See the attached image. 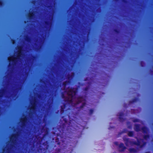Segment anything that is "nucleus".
I'll return each mask as SVG.
<instances>
[{
	"label": "nucleus",
	"mask_w": 153,
	"mask_h": 153,
	"mask_svg": "<svg viewBox=\"0 0 153 153\" xmlns=\"http://www.w3.org/2000/svg\"><path fill=\"white\" fill-rule=\"evenodd\" d=\"M65 123H63L58 126L57 129L59 131V133L56 134L57 138L56 139L55 143L59 147L54 150L52 153H61V151L66 149L69 145L70 142L67 141L68 140H70L69 137L65 136L66 135V133H69L71 134L74 133V131L76 132H80V135L78 137V138L81 137L82 131L80 129L79 126H75V128L71 124V121L68 124L67 123V120L64 118L63 119Z\"/></svg>",
	"instance_id": "1"
},
{
	"label": "nucleus",
	"mask_w": 153,
	"mask_h": 153,
	"mask_svg": "<svg viewBox=\"0 0 153 153\" xmlns=\"http://www.w3.org/2000/svg\"><path fill=\"white\" fill-rule=\"evenodd\" d=\"M23 47L22 46H19L17 47V53L16 56L15 57L13 56L10 57V59H8V60L9 62H12L13 63L15 64L18 60L20 59V58L22 57V55Z\"/></svg>",
	"instance_id": "2"
},
{
	"label": "nucleus",
	"mask_w": 153,
	"mask_h": 153,
	"mask_svg": "<svg viewBox=\"0 0 153 153\" xmlns=\"http://www.w3.org/2000/svg\"><path fill=\"white\" fill-rule=\"evenodd\" d=\"M42 144L44 147V148H43L41 145L39 146L37 149V151L39 153H45V152L49 148V145L48 140H46L45 142L43 143Z\"/></svg>",
	"instance_id": "3"
},
{
	"label": "nucleus",
	"mask_w": 153,
	"mask_h": 153,
	"mask_svg": "<svg viewBox=\"0 0 153 153\" xmlns=\"http://www.w3.org/2000/svg\"><path fill=\"white\" fill-rule=\"evenodd\" d=\"M137 142L135 141H130L129 143L131 145H135L140 147V148H142L144 147L146 144V143L144 141V140L143 139H138L137 137Z\"/></svg>",
	"instance_id": "4"
},
{
	"label": "nucleus",
	"mask_w": 153,
	"mask_h": 153,
	"mask_svg": "<svg viewBox=\"0 0 153 153\" xmlns=\"http://www.w3.org/2000/svg\"><path fill=\"white\" fill-rule=\"evenodd\" d=\"M78 91V88L71 87L67 91V94L68 95L70 96L71 98L73 99L76 95Z\"/></svg>",
	"instance_id": "5"
},
{
	"label": "nucleus",
	"mask_w": 153,
	"mask_h": 153,
	"mask_svg": "<svg viewBox=\"0 0 153 153\" xmlns=\"http://www.w3.org/2000/svg\"><path fill=\"white\" fill-rule=\"evenodd\" d=\"M77 100L76 104H79L83 101H85V100L83 96H79L77 97Z\"/></svg>",
	"instance_id": "6"
},
{
	"label": "nucleus",
	"mask_w": 153,
	"mask_h": 153,
	"mask_svg": "<svg viewBox=\"0 0 153 153\" xmlns=\"http://www.w3.org/2000/svg\"><path fill=\"white\" fill-rule=\"evenodd\" d=\"M119 147V151L120 152H124L126 148V147L124 146V144L122 143H120Z\"/></svg>",
	"instance_id": "7"
},
{
	"label": "nucleus",
	"mask_w": 153,
	"mask_h": 153,
	"mask_svg": "<svg viewBox=\"0 0 153 153\" xmlns=\"http://www.w3.org/2000/svg\"><path fill=\"white\" fill-rule=\"evenodd\" d=\"M37 101L36 99H34L33 100V102L32 104V106L30 108V110H32L34 111L35 110L36 108V103Z\"/></svg>",
	"instance_id": "8"
},
{
	"label": "nucleus",
	"mask_w": 153,
	"mask_h": 153,
	"mask_svg": "<svg viewBox=\"0 0 153 153\" xmlns=\"http://www.w3.org/2000/svg\"><path fill=\"white\" fill-rule=\"evenodd\" d=\"M27 120V117L26 116L21 119V122L23 126H25Z\"/></svg>",
	"instance_id": "9"
},
{
	"label": "nucleus",
	"mask_w": 153,
	"mask_h": 153,
	"mask_svg": "<svg viewBox=\"0 0 153 153\" xmlns=\"http://www.w3.org/2000/svg\"><path fill=\"white\" fill-rule=\"evenodd\" d=\"M144 134H148L149 132V129L146 126H143L141 128V130Z\"/></svg>",
	"instance_id": "10"
},
{
	"label": "nucleus",
	"mask_w": 153,
	"mask_h": 153,
	"mask_svg": "<svg viewBox=\"0 0 153 153\" xmlns=\"http://www.w3.org/2000/svg\"><path fill=\"white\" fill-rule=\"evenodd\" d=\"M124 115V113L123 112H121L119 114V115H117L119 116V120L121 122H123L125 120V119L123 117Z\"/></svg>",
	"instance_id": "11"
},
{
	"label": "nucleus",
	"mask_w": 153,
	"mask_h": 153,
	"mask_svg": "<svg viewBox=\"0 0 153 153\" xmlns=\"http://www.w3.org/2000/svg\"><path fill=\"white\" fill-rule=\"evenodd\" d=\"M134 130L137 132L140 131L141 129L140 128V125L139 124H135L134 125Z\"/></svg>",
	"instance_id": "12"
},
{
	"label": "nucleus",
	"mask_w": 153,
	"mask_h": 153,
	"mask_svg": "<svg viewBox=\"0 0 153 153\" xmlns=\"http://www.w3.org/2000/svg\"><path fill=\"white\" fill-rule=\"evenodd\" d=\"M16 134H12L10 137V139L11 140H12V142L13 143H14V141H15V140H14V139L16 138Z\"/></svg>",
	"instance_id": "13"
},
{
	"label": "nucleus",
	"mask_w": 153,
	"mask_h": 153,
	"mask_svg": "<svg viewBox=\"0 0 153 153\" xmlns=\"http://www.w3.org/2000/svg\"><path fill=\"white\" fill-rule=\"evenodd\" d=\"M34 16V14L33 12H30L28 15V17L30 19H32Z\"/></svg>",
	"instance_id": "14"
},
{
	"label": "nucleus",
	"mask_w": 153,
	"mask_h": 153,
	"mask_svg": "<svg viewBox=\"0 0 153 153\" xmlns=\"http://www.w3.org/2000/svg\"><path fill=\"white\" fill-rule=\"evenodd\" d=\"M66 107V104L65 103L64 104L63 106H61L60 109V113L61 114H62L64 113L65 112V108Z\"/></svg>",
	"instance_id": "15"
},
{
	"label": "nucleus",
	"mask_w": 153,
	"mask_h": 153,
	"mask_svg": "<svg viewBox=\"0 0 153 153\" xmlns=\"http://www.w3.org/2000/svg\"><path fill=\"white\" fill-rule=\"evenodd\" d=\"M123 141L125 142L126 145L127 146L130 141H129V139L128 138H124L123 139Z\"/></svg>",
	"instance_id": "16"
},
{
	"label": "nucleus",
	"mask_w": 153,
	"mask_h": 153,
	"mask_svg": "<svg viewBox=\"0 0 153 153\" xmlns=\"http://www.w3.org/2000/svg\"><path fill=\"white\" fill-rule=\"evenodd\" d=\"M130 137H133L134 135V132L132 131H129L127 134Z\"/></svg>",
	"instance_id": "17"
},
{
	"label": "nucleus",
	"mask_w": 153,
	"mask_h": 153,
	"mask_svg": "<svg viewBox=\"0 0 153 153\" xmlns=\"http://www.w3.org/2000/svg\"><path fill=\"white\" fill-rule=\"evenodd\" d=\"M129 151L130 153H136L137 152V150L134 148L129 149Z\"/></svg>",
	"instance_id": "18"
},
{
	"label": "nucleus",
	"mask_w": 153,
	"mask_h": 153,
	"mask_svg": "<svg viewBox=\"0 0 153 153\" xmlns=\"http://www.w3.org/2000/svg\"><path fill=\"white\" fill-rule=\"evenodd\" d=\"M150 137V136L149 134H145L143 136V138L144 139L146 140H147L148 139H149Z\"/></svg>",
	"instance_id": "19"
},
{
	"label": "nucleus",
	"mask_w": 153,
	"mask_h": 153,
	"mask_svg": "<svg viewBox=\"0 0 153 153\" xmlns=\"http://www.w3.org/2000/svg\"><path fill=\"white\" fill-rule=\"evenodd\" d=\"M70 83V81H66L65 82H64L62 83V85L64 86H66L67 85L69 84Z\"/></svg>",
	"instance_id": "20"
},
{
	"label": "nucleus",
	"mask_w": 153,
	"mask_h": 153,
	"mask_svg": "<svg viewBox=\"0 0 153 153\" xmlns=\"http://www.w3.org/2000/svg\"><path fill=\"white\" fill-rule=\"evenodd\" d=\"M137 100V99L136 98L133 99L131 100L129 102V104H131L136 102Z\"/></svg>",
	"instance_id": "21"
},
{
	"label": "nucleus",
	"mask_w": 153,
	"mask_h": 153,
	"mask_svg": "<svg viewBox=\"0 0 153 153\" xmlns=\"http://www.w3.org/2000/svg\"><path fill=\"white\" fill-rule=\"evenodd\" d=\"M37 139L38 141V142L39 144H41L42 141L43 139V137H38Z\"/></svg>",
	"instance_id": "22"
},
{
	"label": "nucleus",
	"mask_w": 153,
	"mask_h": 153,
	"mask_svg": "<svg viewBox=\"0 0 153 153\" xmlns=\"http://www.w3.org/2000/svg\"><path fill=\"white\" fill-rule=\"evenodd\" d=\"M25 39L26 41L29 42L30 40V38L29 36H26Z\"/></svg>",
	"instance_id": "23"
},
{
	"label": "nucleus",
	"mask_w": 153,
	"mask_h": 153,
	"mask_svg": "<svg viewBox=\"0 0 153 153\" xmlns=\"http://www.w3.org/2000/svg\"><path fill=\"white\" fill-rule=\"evenodd\" d=\"M127 131L128 130L126 129H124L121 132L119 133V134H121L123 133H126Z\"/></svg>",
	"instance_id": "24"
},
{
	"label": "nucleus",
	"mask_w": 153,
	"mask_h": 153,
	"mask_svg": "<svg viewBox=\"0 0 153 153\" xmlns=\"http://www.w3.org/2000/svg\"><path fill=\"white\" fill-rule=\"evenodd\" d=\"M5 92V90L4 89H2L1 91H0V97H2L3 93Z\"/></svg>",
	"instance_id": "25"
},
{
	"label": "nucleus",
	"mask_w": 153,
	"mask_h": 153,
	"mask_svg": "<svg viewBox=\"0 0 153 153\" xmlns=\"http://www.w3.org/2000/svg\"><path fill=\"white\" fill-rule=\"evenodd\" d=\"M86 105L85 102H84L82 103L81 105L79 107V108L80 109L83 108Z\"/></svg>",
	"instance_id": "26"
},
{
	"label": "nucleus",
	"mask_w": 153,
	"mask_h": 153,
	"mask_svg": "<svg viewBox=\"0 0 153 153\" xmlns=\"http://www.w3.org/2000/svg\"><path fill=\"white\" fill-rule=\"evenodd\" d=\"M48 128H46V129L45 132V134L43 135V137H45V135H47L48 133Z\"/></svg>",
	"instance_id": "27"
},
{
	"label": "nucleus",
	"mask_w": 153,
	"mask_h": 153,
	"mask_svg": "<svg viewBox=\"0 0 153 153\" xmlns=\"http://www.w3.org/2000/svg\"><path fill=\"white\" fill-rule=\"evenodd\" d=\"M130 124V122H128L127 123V125H128V128L129 129H131L132 128L131 126L130 125H128L129 124Z\"/></svg>",
	"instance_id": "28"
},
{
	"label": "nucleus",
	"mask_w": 153,
	"mask_h": 153,
	"mask_svg": "<svg viewBox=\"0 0 153 153\" xmlns=\"http://www.w3.org/2000/svg\"><path fill=\"white\" fill-rule=\"evenodd\" d=\"M114 31L117 34H118L120 33V31L117 29H115L114 30Z\"/></svg>",
	"instance_id": "29"
},
{
	"label": "nucleus",
	"mask_w": 153,
	"mask_h": 153,
	"mask_svg": "<svg viewBox=\"0 0 153 153\" xmlns=\"http://www.w3.org/2000/svg\"><path fill=\"white\" fill-rule=\"evenodd\" d=\"M89 88V86H87L84 88V91H88Z\"/></svg>",
	"instance_id": "30"
},
{
	"label": "nucleus",
	"mask_w": 153,
	"mask_h": 153,
	"mask_svg": "<svg viewBox=\"0 0 153 153\" xmlns=\"http://www.w3.org/2000/svg\"><path fill=\"white\" fill-rule=\"evenodd\" d=\"M139 120L138 119H134L133 120V121L134 122V123H135V122H139Z\"/></svg>",
	"instance_id": "31"
},
{
	"label": "nucleus",
	"mask_w": 153,
	"mask_h": 153,
	"mask_svg": "<svg viewBox=\"0 0 153 153\" xmlns=\"http://www.w3.org/2000/svg\"><path fill=\"white\" fill-rule=\"evenodd\" d=\"M94 112V110L92 109H91L89 110V114H93Z\"/></svg>",
	"instance_id": "32"
},
{
	"label": "nucleus",
	"mask_w": 153,
	"mask_h": 153,
	"mask_svg": "<svg viewBox=\"0 0 153 153\" xmlns=\"http://www.w3.org/2000/svg\"><path fill=\"white\" fill-rule=\"evenodd\" d=\"M67 101L71 103L73 102V100L72 99L71 100H69V99H68L67 100Z\"/></svg>",
	"instance_id": "33"
},
{
	"label": "nucleus",
	"mask_w": 153,
	"mask_h": 153,
	"mask_svg": "<svg viewBox=\"0 0 153 153\" xmlns=\"http://www.w3.org/2000/svg\"><path fill=\"white\" fill-rule=\"evenodd\" d=\"M15 40L14 39H11V42L12 43V44H14L15 42Z\"/></svg>",
	"instance_id": "34"
},
{
	"label": "nucleus",
	"mask_w": 153,
	"mask_h": 153,
	"mask_svg": "<svg viewBox=\"0 0 153 153\" xmlns=\"http://www.w3.org/2000/svg\"><path fill=\"white\" fill-rule=\"evenodd\" d=\"M140 65L142 67H143V66H144L143 65V61H141L140 62Z\"/></svg>",
	"instance_id": "35"
},
{
	"label": "nucleus",
	"mask_w": 153,
	"mask_h": 153,
	"mask_svg": "<svg viewBox=\"0 0 153 153\" xmlns=\"http://www.w3.org/2000/svg\"><path fill=\"white\" fill-rule=\"evenodd\" d=\"M36 57L35 56L33 55L32 56V59L33 60H34L36 59Z\"/></svg>",
	"instance_id": "36"
},
{
	"label": "nucleus",
	"mask_w": 153,
	"mask_h": 153,
	"mask_svg": "<svg viewBox=\"0 0 153 153\" xmlns=\"http://www.w3.org/2000/svg\"><path fill=\"white\" fill-rule=\"evenodd\" d=\"M45 23L46 25H48L49 24V22L48 21H45Z\"/></svg>",
	"instance_id": "37"
},
{
	"label": "nucleus",
	"mask_w": 153,
	"mask_h": 153,
	"mask_svg": "<svg viewBox=\"0 0 153 153\" xmlns=\"http://www.w3.org/2000/svg\"><path fill=\"white\" fill-rule=\"evenodd\" d=\"M3 4V2L2 1L0 0V6H1Z\"/></svg>",
	"instance_id": "38"
},
{
	"label": "nucleus",
	"mask_w": 153,
	"mask_h": 153,
	"mask_svg": "<svg viewBox=\"0 0 153 153\" xmlns=\"http://www.w3.org/2000/svg\"><path fill=\"white\" fill-rule=\"evenodd\" d=\"M114 143L116 145L118 146V143L117 142H114Z\"/></svg>",
	"instance_id": "39"
},
{
	"label": "nucleus",
	"mask_w": 153,
	"mask_h": 153,
	"mask_svg": "<svg viewBox=\"0 0 153 153\" xmlns=\"http://www.w3.org/2000/svg\"><path fill=\"white\" fill-rule=\"evenodd\" d=\"M71 77V76L70 75H69L68 76V79H70Z\"/></svg>",
	"instance_id": "40"
},
{
	"label": "nucleus",
	"mask_w": 153,
	"mask_h": 153,
	"mask_svg": "<svg viewBox=\"0 0 153 153\" xmlns=\"http://www.w3.org/2000/svg\"><path fill=\"white\" fill-rule=\"evenodd\" d=\"M88 84L90 85L91 84V83L90 82H88Z\"/></svg>",
	"instance_id": "41"
},
{
	"label": "nucleus",
	"mask_w": 153,
	"mask_h": 153,
	"mask_svg": "<svg viewBox=\"0 0 153 153\" xmlns=\"http://www.w3.org/2000/svg\"><path fill=\"white\" fill-rule=\"evenodd\" d=\"M145 153H150V152L149 151H148L145 152Z\"/></svg>",
	"instance_id": "42"
},
{
	"label": "nucleus",
	"mask_w": 153,
	"mask_h": 153,
	"mask_svg": "<svg viewBox=\"0 0 153 153\" xmlns=\"http://www.w3.org/2000/svg\"><path fill=\"white\" fill-rule=\"evenodd\" d=\"M81 127H82V130H83L84 128V127L83 126H81Z\"/></svg>",
	"instance_id": "43"
},
{
	"label": "nucleus",
	"mask_w": 153,
	"mask_h": 153,
	"mask_svg": "<svg viewBox=\"0 0 153 153\" xmlns=\"http://www.w3.org/2000/svg\"><path fill=\"white\" fill-rule=\"evenodd\" d=\"M71 151L70 152H71L73 151V149H71Z\"/></svg>",
	"instance_id": "44"
},
{
	"label": "nucleus",
	"mask_w": 153,
	"mask_h": 153,
	"mask_svg": "<svg viewBox=\"0 0 153 153\" xmlns=\"http://www.w3.org/2000/svg\"><path fill=\"white\" fill-rule=\"evenodd\" d=\"M113 127H111L109 128V129H110V128H113Z\"/></svg>",
	"instance_id": "45"
},
{
	"label": "nucleus",
	"mask_w": 153,
	"mask_h": 153,
	"mask_svg": "<svg viewBox=\"0 0 153 153\" xmlns=\"http://www.w3.org/2000/svg\"><path fill=\"white\" fill-rule=\"evenodd\" d=\"M123 1L125 2H126V1L125 0H124Z\"/></svg>",
	"instance_id": "46"
},
{
	"label": "nucleus",
	"mask_w": 153,
	"mask_h": 153,
	"mask_svg": "<svg viewBox=\"0 0 153 153\" xmlns=\"http://www.w3.org/2000/svg\"><path fill=\"white\" fill-rule=\"evenodd\" d=\"M84 80H85V81H86V79H85Z\"/></svg>",
	"instance_id": "47"
},
{
	"label": "nucleus",
	"mask_w": 153,
	"mask_h": 153,
	"mask_svg": "<svg viewBox=\"0 0 153 153\" xmlns=\"http://www.w3.org/2000/svg\"><path fill=\"white\" fill-rule=\"evenodd\" d=\"M10 65V63H9V65Z\"/></svg>",
	"instance_id": "48"
}]
</instances>
